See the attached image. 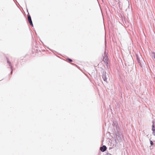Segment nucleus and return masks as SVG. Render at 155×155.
<instances>
[{"instance_id": "1", "label": "nucleus", "mask_w": 155, "mask_h": 155, "mask_svg": "<svg viewBox=\"0 0 155 155\" xmlns=\"http://www.w3.org/2000/svg\"><path fill=\"white\" fill-rule=\"evenodd\" d=\"M136 57L137 62L140 64V66L142 67L144 63V61L143 58L140 54H137Z\"/></svg>"}, {"instance_id": "2", "label": "nucleus", "mask_w": 155, "mask_h": 155, "mask_svg": "<svg viewBox=\"0 0 155 155\" xmlns=\"http://www.w3.org/2000/svg\"><path fill=\"white\" fill-rule=\"evenodd\" d=\"M28 18L29 22L30 24V25L31 26H33V25L31 19V17L30 15H28Z\"/></svg>"}, {"instance_id": "3", "label": "nucleus", "mask_w": 155, "mask_h": 155, "mask_svg": "<svg viewBox=\"0 0 155 155\" xmlns=\"http://www.w3.org/2000/svg\"><path fill=\"white\" fill-rule=\"evenodd\" d=\"M107 149V147L105 146L104 145L102 147H101L100 148V150L102 152L105 151Z\"/></svg>"}, {"instance_id": "4", "label": "nucleus", "mask_w": 155, "mask_h": 155, "mask_svg": "<svg viewBox=\"0 0 155 155\" xmlns=\"http://www.w3.org/2000/svg\"><path fill=\"white\" fill-rule=\"evenodd\" d=\"M152 130L153 131V134L155 136V125H154V123H153V125H152Z\"/></svg>"}, {"instance_id": "5", "label": "nucleus", "mask_w": 155, "mask_h": 155, "mask_svg": "<svg viewBox=\"0 0 155 155\" xmlns=\"http://www.w3.org/2000/svg\"><path fill=\"white\" fill-rule=\"evenodd\" d=\"M102 78L105 82H107V78L105 74H103L102 76Z\"/></svg>"}, {"instance_id": "6", "label": "nucleus", "mask_w": 155, "mask_h": 155, "mask_svg": "<svg viewBox=\"0 0 155 155\" xmlns=\"http://www.w3.org/2000/svg\"><path fill=\"white\" fill-rule=\"evenodd\" d=\"M108 60V57L107 56L105 55L104 57L103 61L104 62L107 63V61Z\"/></svg>"}, {"instance_id": "7", "label": "nucleus", "mask_w": 155, "mask_h": 155, "mask_svg": "<svg viewBox=\"0 0 155 155\" xmlns=\"http://www.w3.org/2000/svg\"><path fill=\"white\" fill-rule=\"evenodd\" d=\"M7 62H8V63L9 64V65L10 66L11 68H12V66L11 65V62H10L8 60H7Z\"/></svg>"}, {"instance_id": "8", "label": "nucleus", "mask_w": 155, "mask_h": 155, "mask_svg": "<svg viewBox=\"0 0 155 155\" xmlns=\"http://www.w3.org/2000/svg\"><path fill=\"white\" fill-rule=\"evenodd\" d=\"M150 143L151 145H153V143L152 141H150Z\"/></svg>"}, {"instance_id": "9", "label": "nucleus", "mask_w": 155, "mask_h": 155, "mask_svg": "<svg viewBox=\"0 0 155 155\" xmlns=\"http://www.w3.org/2000/svg\"><path fill=\"white\" fill-rule=\"evenodd\" d=\"M68 60L70 62H71L72 61V60H71V59H68Z\"/></svg>"}]
</instances>
